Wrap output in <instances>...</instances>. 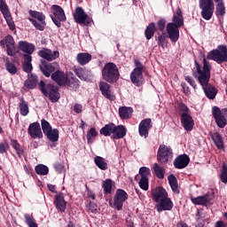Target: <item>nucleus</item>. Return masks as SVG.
<instances>
[{"label": "nucleus", "instance_id": "nucleus-33", "mask_svg": "<svg viewBox=\"0 0 227 227\" xmlns=\"http://www.w3.org/2000/svg\"><path fill=\"white\" fill-rule=\"evenodd\" d=\"M155 33H157V26H156L155 22L149 23L145 30V36L146 40H152V38H153V35H155Z\"/></svg>", "mask_w": 227, "mask_h": 227}, {"label": "nucleus", "instance_id": "nucleus-48", "mask_svg": "<svg viewBox=\"0 0 227 227\" xmlns=\"http://www.w3.org/2000/svg\"><path fill=\"white\" fill-rule=\"evenodd\" d=\"M5 68L9 74H12V75H15V74H17V66L10 62V60L5 62Z\"/></svg>", "mask_w": 227, "mask_h": 227}, {"label": "nucleus", "instance_id": "nucleus-26", "mask_svg": "<svg viewBox=\"0 0 227 227\" xmlns=\"http://www.w3.org/2000/svg\"><path fill=\"white\" fill-rule=\"evenodd\" d=\"M18 49L21 51V52H25L23 56H31L33 52H35V44L28 43L27 41H20L18 43Z\"/></svg>", "mask_w": 227, "mask_h": 227}, {"label": "nucleus", "instance_id": "nucleus-35", "mask_svg": "<svg viewBox=\"0 0 227 227\" xmlns=\"http://www.w3.org/2000/svg\"><path fill=\"white\" fill-rule=\"evenodd\" d=\"M212 139L218 150L224 151V141L223 140V137H221V134L219 132H215L212 135Z\"/></svg>", "mask_w": 227, "mask_h": 227}, {"label": "nucleus", "instance_id": "nucleus-19", "mask_svg": "<svg viewBox=\"0 0 227 227\" xmlns=\"http://www.w3.org/2000/svg\"><path fill=\"white\" fill-rule=\"evenodd\" d=\"M152 127H153V124H152L151 118H146L142 120L138 125L139 136H141V137H148V134Z\"/></svg>", "mask_w": 227, "mask_h": 227}, {"label": "nucleus", "instance_id": "nucleus-6", "mask_svg": "<svg viewBox=\"0 0 227 227\" xmlns=\"http://www.w3.org/2000/svg\"><path fill=\"white\" fill-rule=\"evenodd\" d=\"M178 111L181 116V125L187 132H191L194 129V119L191 115V110L184 103L178 104Z\"/></svg>", "mask_w": 227, "mask_h": 227}, {"label": "nucleus", "instance_id": "nucleus-56", "mask_svg": "<svg viewBox=\"0 0 227 227\" xmlns=\"http://www.w3.org/2000/svg\"><path fill=\"white\" fill-rule=\"evenodd\" d=\"M74 74L81 79V81H86V71H84L82 67L75 69Z\"/></svg>", "mask_w": 227, "mask_h": 227}, {"label": "nucleus", "instance_id": "nucleus-38", "mask_svg": "<svg viewBox=\"0 0 227 227\" xmlns=\"http://www.w3.org/2000/svg\"><path fill=\"white\" fill-rule=\"evenodd\" d=\"M19 107L21 116H27L29 114V106H27V102H26L24 98H20Z\"/></svg>", "mask_w": 227, "mask_h": 227}, {"label": "nucleus", "instance_id": "nucleus-55", "mask_svg": "<svg viewBox=\"0 0 227 227\" xmlns=\"http://www.w3.org/2000/svg\"><path fill=\"white\" fill-rule=\"evenodd\" d=\"M220 180H221V182H223V184H227V166L225 163H223L222 166Z\"/></svg>", "mask_w": 227, "mask_h": 227}, {"label": "nucleus", "instance_id": "nucleus-7", "mask_svg": "<svg viewBox=\"0 0 227 227\" xmlns=\"http://www.w3.org/2000/svg\"><path fill=\"white\" fill-rule=\"evenodd\" d=\"M215 3H223V0H199V7L200 12V16L204 20H210L214 17V12L215 10Z\"/></svg>", "mask_w": 227, "mask_h": 227}, {"label": "nucleus", "instance_id": "nucleus-21", "mask_svg": "<svg viewBox=\"0 0 227 227\" xmlns=\"http://www.w3.org/2000/svg\"><path fill=\"white\" fill-rule=\"evenodd\" d=\"M167 197L168 192L162 186H158L152 190L153 201H155V203H159V201L164 200Z\"/></svg>", "mask_w": 227, "mask_h": 227}, {"label": "nucleus", "instance_id": "nucleus-32", "mask_svg": "<svg viewBox=\"0 0 227 227\" xmlns=\"http://www.w3.org/2000/svg\"><path fill=\"white\" fill-rule=\"evenodd\" d=\"M24 63L22 65L23 71L27 74H31L33 72V64H31V61H33V57L31 55H23Z\"/></svg>", "mask_w": 227, "mask_h": 227}, {"label": "nucleus", "instance_id": "nucleus-40", "mask_svg": "<svg viewBox=\"0 0 227 227\" xmlns=\"http://www.w3.org/2000/svg\"><path fill=\"white\" fill-rule=\"evenodd\" d=\"M47 139L50 141H59V130L58 129H51L50 131L44 133Z\"/></svg>", "mask_w": 227, "mask_h": 227}, {"label": "nucleus", "instance_id": "nucleus-54", "mask_svg": "<svg viewBox=\"0 0 227 227\" xmlns=\"http://www.w3.org/2000/svg\"><path fill=\"white\" fill-rule=\"evenodd\" d=\"M139 175L141 178H148L150 175H152V171L150 170V168L147 167H141L139 168Z\"/></svg>", "mask_w": 227, "mask_h": 227}, {"label": "nucleus", "instance_id": "nucleus-24", "mask_svg": "<svg viewBox=\"0 0 227 227\" xmlns=\"http://www.w3.org/2000/svg\"><path fill=\"white\" fill-rule=\"evenodd\" d=\"M53 205L59 212H65V210H67V201L65 200V195L63 192H59L55 195Z\"/></svg>", "mask_w": 227, "mask_h": 227}, {"label": "nucleus", "instance_id": "nucleus-12", "mask_svg": "<svg viewBox=\"0 0 227 227\" xmlns=\"http://www.w3.org/2000/svg\"><path fill=\"white\" fill-rule=\"evenodd\" d=\"M212 116L219 129H224L227 125V108L221 110L219 106L212 107Z\"/></svg>", "mask_w": 227, "mask_h": 227}, {"label": "nucleus", "instance_id": "nucleus-41", "mask_svg": "<svg viewBox=\"0 0 227 227\" xmlns=\"http://www.w3.org/2000/svg\"><path fill=\"white\" fill-rule=\"evenodd\" d=\"M94 162L96 166L101 169L102 171L107 170V161H106V159L102 158L101 156H96L94 159Z\"/></svg>", "mask_w": 227, "mask_h": 227}, {"label": "nucleus", "instance_id": "nucleus-42", "mask_svg": "<svg viewBox=\"0 0 227 227\" xmlns=\"http://www.w3.org/2000/svg\"><path fill=\"white\" fill-rule=\"evenodd\" d=\"M25 223L28 227H38V223H36V220L33 214H25L24 215Z\"/></svg>", "mask_w": 227, "mask_h": 227}, {"label": "nucleus", "instance_id": "nucleus-44", "mask_svg": "<svg viewBox=\"0 0 227 227\" xmlns=\"http://www.w3.org/2000/svg\"><path fill=\"white\" fill-rule=\"evenodd\" d=\"M215 15L216 17H224V15H226V7L224 6V2L216 4Z\"/></svg>", "mask_w": 227, "mask_h": 227}, {"label": "nucleus", "instance_id": "nucleus-37", "mask_svg": "<svg viewBox=\"0 0 227 227\" xmlns=\"http://www.w3.org/2000/svg\"><path fill=\"white\" fill-rule=\"evenodd\" d=\"M153 169L156 178L163 180L164 176L166 175V168L164 167L159 166V163H154Z\"/></svg>", "mask_w": 227, "mask_h": 227}, {"label": "nucleus", "instance_id": "nucleus-50", "mask_svg": "<svg viewBox=\"0 0 227 227\" xmlns=\"http://www.w3.org/2000/svg\"><path fill=\"white\" fill-rule=\"evenodd\" d=\"M138 185L142 191H148L150 187L148 177H141Z\"/></svg>", "mask_w": 227, "mask_h": 227}, {"label": "nucleus", "instance_id": "nucleus-25", "mask_svg": "<svg viewBox=\"0 0 227 227\" xmlns=\"http://www.w3.org/2000/svg\"><path fill=\"white\" fill-rule=\"evenodd\" d=\"M39 68L44 77H51L52 73L56 72V67L45 60H41Z\"/></svg>", "mask_w": 227, "mask_h": 227}, {"label": "nucleus", "instance_id": "nucleus-22", "mask_svg": "<svg viewBox=\"0 0 227 227\" xmlns=\"http://www.w3.org/2000/svg\"><path fill=\"white\" fill-rule=\"evenodd\" d=\"M191 162V158L187 154H181L177 156L174 160V167L176 169H184L189 166Z\"/></svg>", "mask_w": 227, "mask_h": 227}, {"label": "nucleus", "instance_id": "nucleus-39", "mask_svg": "<svg viewBox=\"0 0 227 227\" xmlns=\"http://www.w3.org/2000/svg\"><path fill=\"white\" fill-rule=\"evenodd\" d=\"M102 189H103L104 194H106V195L112 194L113 193V180H111L110 178H107L105 181H103Z\"/></svg>", "mask_w": 227, "mask_h": 227}, {"label": "nucleus", "instance_id": "nucleus-57", "mask_svg": "<svg viewBox=\"0 0 227 227\" xmlns=\"http://www.w3.org/2000/svg\"><path fill=\"white\" fill-rule=\"evenodd\" d=\"M0 12L3 15H7L10 13V10L8 9V4L4 0H0Z\"/></svg>", "mask_w": 227, "mask_h": 227}, {"label": "nucleus", "instance_id": "nucleus-4", "mask_svg": "<svg viewBox=\"0 0 227 227\" xmlns=\"http://www.w3.org/2000/svg\"><path fill=\"white\" fill-rule=\"evenodd\" d=\"M38 88L44 97L49 98L50 102L52 104L59 102L61 94H59V88L58 86L52 83H45V82L41 81Z\"/></svg>", "mask_w": 227, "mask_h": 227}, {"label": "nucleus", "instance_id": "nucleus-28", "mask_svg": "<svg viewBox=\"0 0 227 227\" xmlns=\"http://www.w3.org/2000/svg\"><path fill=\"white\" fill-rule=\"evenodd\" d=\"M130 81L134 86H143L145 82V78L143 77V73L139 71H132L130 73Z\"/></svg>", "mask_w": 227, "mask_h": 227}, {"label": "nucleus", "instance_id": "nucleus-52", "mask_svg": "<svg viewBox=\"0 0 227 227\" xmlns=\"http://www.w3.org/2000/svg\"><path fill=\"white\" fill-rule=\"evenodd\" d=\"M41 127L43 134H46L50 130H52V126H51V123L45 119L41 120Z\"/></svg>", "mask_w": 227, "mask_h": 227}, {"label": "nucleus", "instance_id": "nucleus-2", "mask_svg": "<svg viewBox=\"0 0 227 227\" xmlns=\"http://www.w3.org/2000/svg\"><path fill=\"white\" fill-rule=\"evenodd\" d=\"M184 26V15L182 13V9L177 7L176 12L173 15L172 22L167 24V38L170 39L172 43H176L177 40L180 38V27Z\"/></svg>", "mask_w": 227, "mask_h": 227}, {"label": "nucleus", "instance_id": "nucleus-15", "mask_svg": "<svg viewBox=\"0 0 227 227\" xmlns=\"http://www.w3.org/2000/svg\"><path fill=\"white\" fill-rule=\"evenodd\" d=\"M0 45L3 49L6 48L8 56L13 58L17 54V49L15 48V39L12 35H7L4 39L0 41Z\"/></svg>", "mask_w": 227, "mask_h": 227}, {"label": "nucleus", "instance_id": "nucleus-45", "mask_svg": "<svg viewBox=\"0 0 227 227\" xmlns=\"http://www.w3.org/2000/svg\"><path fill=\"white\" fill-rule=\"evenodd\" d=\"M35 171L38 175L45 176V175H49V167H47L43 164H39V165L35 166Z\"/></svg>", "mask_w": 227, "mask_h": 227}, {"label": "nucleus", "instance_id": "nucleus-30", "mask_svg": "<svg viewBox=\"0 0 227 227\" xmlns=\"http://www.w3.org/2000/svg\"><path fill=\"white\" fill-rule=\"evenodd\" d=\"M132 113H134V108L130 106L119 107V116L121 120H130V118H132Z\"/></svg>", "mask_w": 227, "mask_h": 227}, {"label": "nucleus", "instance_id": "nucleus-13", "mask_svg": "<svg viewBox=\"0 0 227 227\" xmlns=\"http://www.w3.org/2000/svg\"><path fill=\"white\" fill-rule=\"evenodd\" d=\"M73 17L74 22H76V24H80V26H90L93 22V20L88 16L82 7H76L73 12Z\"/></svg>", "mask_w": 227, "mask_h": 227}, {"label": "nucleus", "instance_id": "nucleus-9", "mask_svg": "<svg viewBox=\"0 0 227 227\" xmlns=\"http://www.w3.org/2000/svg\"><path fill=\"white\" fill-rule=\"evenodd\" d=\"M28 14L32 18H28L29 22L37 29V31H43L47 23L45 22V14L38 11L29 10Z\"/></svg>", "mask_w": 227, "mask_h": 227}, {"label": "nucleus", "instance_id": "nucleus-17", "mask_svg": "<svg viewBox=\"0 0 227 227\" xmlns=\"http://www.w3.org/2000/svg\"><path fill=\"white\" fill-rule=\"evenodd\" d=\"M27 133L32 139H42V137H43L42 127L40 126V122L38 121L29 124Z\"/></svg>", "mask_w": 227, "mask_h": 227}, {"label": "nucleus", "instance_id": "nucleus-14", "mask_svg": "<svg viewBox=\"0 0 227 227\" xmlns=\"http://www.w3.org/2000/svg\"><path fill=\"white\" fill-rule=\"evenodd\" d=\"M51 10L53 11V16L51 15L52 22L57 26V27H61V22H67L65 10L58 4H53L51 6Z\"/></svg>", "mask_w": 227, "mask_h": 227}, {"label": "nucleus", "instance_id": "nucleus-59", "mask_svg": "<svg viewBox=\"0 0 227 227\" xmlns=\"http://www.w3.org/2000/svg\"><path fill=\"white\" fill-rule=\"evenodd\" d=\"M10 150V145L8 142L0 143V153H6Z\"/></svg>", "mask_w": 227, "mask_h": 227}, {"label": "nucleus", "instance_id": "nucleus-62", "mask_svg": "<svg viewBox=\"0 0 227 227\" xmlns=\"http://www.w3.org/2000/svg\"><path fill=\"white\" fill-rule=\"evenodd\" d=\"M54 168L58 173H63V169H65V166L61 163H57L54 165Z\"/></svg>", "mask_w": 227, "mask_h": 227}, {"label": "nucleus", "instance_id": "nucleus-61", "mask_svg": "<svg viewBox=\"0 0 227 227\" xmlns=\"http://www.w3.org/2000/svg\"><path fill=\"white\" fill-rule=\"evenodd\" d=\"M181 87L183 88V91L185 95L191 94V89L187 86V83L182 82Z\"/></svg>", "mask_w": 227, "mask_h": 227}, {"label": "nucleus", "instance_id": "nucleus-10", "mask_svg": "<svg viewBox=\"0 0 227 227\" xmlns=\"http://www.w3.org/2000/svg\"><path fill=\"white\" fill-rule=\"evenodd\" d=\"M129 200V194L123 189H117L113 200H109V206L114 207L115 210H123V203Z\"/></svg>", "mask_w": 227, "mask_h": 227}, {"label": "nucleus", "instance_id": "nucleus-3", "mask_svg": "<svg viewBox=\"0 0 227 227\" xmlns=\"http://www.w3.org/2000/svg\"><path fill=\"white\" fill-rule=\"evenodd\" d=\"M99 134L105 137H111L113 141L123 139L127 136V128L123 125H116L114 122L106 124L100 130Z\"/></svg>", "mask_w": 227, "mask_h": 227}, {"label": "nucleus", "instance_id": "nucleus-46", "mask_svg": "<svg viewBox=\"0 0 227 227\" xmlns=\"http://www.w3.org/2000/svg\"><path fill=\"white\" fill-rule=\"evenodd\" d=\"M85 207L88 212H91L92 214H98V206L97 205V203L92 202L91 200H87L85 203Z\"/></svg>", "mask_w": 227, "mask_h": 227}, {"label": "nucleus", "instance_id": "nucleus-43", "mask_svg": "<svg viewBox=\"0 0 227 227\" xmlns=\"http://www.w3.org/2000/svg\"><path fill=\"white\" fill-rule=\"evenodd\" d=\"M11 146H12V148L15 149V152L19 157L23 155L24 148H22L18 140L11 139Z\"/></svg>", "mask_w": 227, "mask_h": 227}, {"label": "nucleus", "instance_id": "nucleus-29", "mask_svg": "<svg viewBox=\"0 0 227 227\" xmlns=\"http://www.w3.org/2000/svg\"><path fill=\"white\" fill-rule=\"evenodd\" d=\"M38 85V76L35 74H28L27 79L24 82V86L27 90H35Z\"/></svg>", "mask_w": 227, "mask_h": 227}, {"label": "nucleus", "instance_id": "nucleus-34", "mask_svg": "<svg viewBox=\"0 0 227 227\" xmlns=\"http://www.w3.org/2000/svg\"><path fill=\"white\" fill-rule=\"evenodd\" d=\"M168 181L173 192L178 194L180 192V188L178 187V179H176V176L171 174L168 176Z\"/></svg>", "mask_w": 227, "mask_h": 227}, {"label": "nucleus", "instance_id": "nucleus-60", "mask_svg": "<svg viewBox=\"0 0 227 227\" xmlns=\"http://www.w3.org/2000/svg\"><path fill=\"white\" fill-rule=\"evenodd\" d=\"M184 81H186V82H189L190 86H192V88H193V90H196V81H194L193 78H192V76H185L184 77Z\"/></svg>", "mask_w": 227, "mask_h": 227}, {"label": "nucleus", "instance_id": "nucleus-20", "mask_svg": "<svg viewBox=\"0 0 227 227\" xmlns=\"http://www.w3.org/2000/svg\"><path fill=\"white\" fill-rule=\"evenodd\" d=\"M99 90L105 98L107 100H114L115 97L113 95V91L111 90V85L107 82H99Z\"/></svg>", "mask_w": 227, "mask_h": 227}, {"label": "nucleus", "instance_id": "nucleus-49", "mask_svg": "<svg viewBox=\"0 0 227 227\" xmlns=\"http://www.w3.org/2000/svg\"><path fill=\"white\" fill-rule=\"evenodd\" d=\"M97 136H98V131H97V129L90 128L87 132V142L93 143L92 137H97Z\"/></svg>", "mask_w": 227, "mask_h": 227}, {"label": "nucleus", "instance_id": "nucleus-1", "mask_svg": "<svg viewBox=\"0 0 227 227\" xmlns=\"http://www.w3.org/2000/svg\"><path fill=\"white\" fill-rule=\"evenodd\" d=\"M196 70H192V75L194 79H197L199 84H200L207 98L214 100L217 97L218 90L215 86L210 84V62L207 59H203V67L198 63V60L194 61Z\"/></svg>", "mask_w": 227, "mask_h": 227}, {"label": "nucleus", "instance_id": "nucleus-53", "mask_svg": "<svg viewBox=\"0 0 227 227\" xmlns=\"http://www.w3.org/2000/svg\"><path fill=\"white\" fill-rule=\"evenodd\" d=\"M164 29H166V19L160 18L156 23V31L164 33Z\"/></svg>", "mask_w": 227, "mask_h": 227}, {"label": "nucleus", "instance_id": "nucleus-11", "mask_svg": "<svg viewBox=\"0 0 227 227\" xmlns=\"http://www.w3.org/2000/svg\"><path fill=\"white\" fill-rule=\"evenodd\" d=\"M173 159V149L166 145H160L157 152V161L166 166Z\"/></svg>", "mask_w": 227, "mask_h": 227}, {"label": "nucleus", "instance_id": "nucleus-58", "mask_svg": "<svg viewBox=\"0 0 227 227\" xmlns=\"http://www.w3.org/2000/svg\"><path fill=\"white\" fill-rule=\"evenodd\" d=\"M134 65L135 68L133 69V71L143 73V70H145V66H143V63L141 61H139L138 59H134Z\"/></svg>", "mask_w": 227, "mask_h": 227}, {"label": "nucleus", "instance_id": "nucleus-47", "mask_svg": "<svg viewBox=\"0 0 227 227\" xmlns=\"http://www.w3.org/2000/svg\"><path fill=\"white\" fill-rule=\"evenodd\" d=\"M4 18L5 19L7 25L11 31H15L16 27H15V21H13V18L12 17V13H7L4 15Z\"/></svg>", "mask_w": 227, "mask_h": 227}, {"label": "nucleus", "instance_id": "nucleus-51", "mask_svg": "<svg viewBox=\"0 0 227 227\" xmlns=\"http://www.w3.org/2000/svg\"><path fill=\"white\" fill-rule=\"evenodd\" d=\"M156 40H158V45H160V47H164V45L168 43V37H166L165 32H162V34L158 33V38Z\"/></svg>", "mask_w": 227, "mask_h": 227}, {"label": "nucleus", "instance_id": "nucleus-23", "mask_svg": "<svg viewBox=\"0 0 227 227\" xmlns=\"http://www.w3.org/2000/svg\"><path fill=\"white\" fill-rule=\"evenodd\" d=\"M38 55L40 56V58L46 59V61H54V59L59 58V51H52L50 49L43 48L41 51H39Z\"/></svg>", "mask_w": 227, "mask_h": 227}, {"label": "nucleus", "instance_id": "nucleus-8", "mask_svg": "<svg viewBox=\"0 0 227 227\" xmlns=\"http://www.w3.org/2000/svg\"><path fill=\"white\" fill-rule=\"evenodd\" d=\"M207 59L215 61L218 65L227 63V46L224 44L218 45L216 49L207 53Z\"/></svg>", "mask_w": 227, "mask_h": 227}, {"label": "nucleus", "instance_id": "nucleus-31", "mask_svg": "<svg viewBox=\"0 0 227 227\" xmlns=\"http://www.w3.org/2000/svg\"><path fill=\"white\" fill-rule=\"evenodd\" d=\"M92 56L88 52H80L76 56V60L79 65L84 67V65H88L90 61H91Z\"/></svg>", "mask_w": 227, "mask_h": 227}, {"label": "nucleus", "instance_id": "nucleus-36", "mask_svg": "<svg viewBox=\"0 0 227 227\" xmlns=\"http://www.w3.org/2000/svg\"><path fill=\"white\" fill-rule=\"evenodd\" d=\"M79 79H77L76 77H68L67 75L66 83L62 86H68V88H71L72 90H77V88H79Z\"/></svg>", "mask_w": 227, "mask_h": 227}, {"label": "nucleus", "instance_id": "nucleus-5", "mask_svg": "<svg viewBox=\"0 0 227 227\" xmlns=\"http://www.w3.org/2000/svg\"><path fill=\"white\" fill-rule=\"evenodd\" d=\"M102 78L109 84H114L120 80V70L118 66L113 62L105 64L101 70Z\"/></svg>", "mask_w": 227, "mask_h": 227}, {"label": "nucleus", "instance_id": "nucleus-63", "mask_svg": "<svg viewBox=\"0 0 227 227\" xmlns=\"http://www.w3.org/2000/svg\"><path fill=\"white\" fill-rule=\"evenodd\" d=\"M74 113H77V114L82 113V105L75 104L74 106Z\"/></svg>", "mask_w": 227, "mask_h": 227}, {"label": "nucleus", "instance_id": "nucleus-18", "mask_svg": "<svg viewBox=\"0 0 227 227\" xmlns=\"http://www.w3.org/2000/svg\"><path fill=\"white\" fill-rule=\"evenodd\" d=\"M214 200V194L206 193L202 196H198L197 198H192L191 201L193 205H200L201 207H207L212 205V200Z\"/></svg>", "mask_w": 227, "mask_h": 227}, {"label": "nucleus", "instance_id": "nucleus-27", "mask_svg": "<svg viewBox=\"0 0 227 227\" xmlns=\"http://www.w3.org/2000/svg\"><path fill=\"white\" fill-rule=\"evenodd\" d=\"M51 77V80L58 84V86H63L67 83V74H65V72L59 69H55Z\"/></svg>", "mask_w": 227, "mask_h": 227}, {"label": "nucleus", "instance_id": "nucleus-64", "mask_svg": "<svg viewBox=\"0 0 227 227\" xmlns=\"http://www.w3.org/2000/svg\"><path fill=\"white\" fill-rule=\"evenodd\" d=\"M86 189H87V197L90 198V200H95L96 196L95 193L90 190V188H88V185H86Z\"/></svg>", "mask_w": 227, "mask_h": 227}, {"label": "nucleus", "instance_id": "nucleus-16", "mask_svg": "<svg viewBox=\"0 0 227 227\" xmlns=\"http://www.w3.org/2000/svg\"><path fill=\"white\" fill-rule=\"evenodd\" d=\"M173 207H175V204L173 203V200H171V198L167 197L165 199H162L161 200L158 201L155 204V208L157 212H169L173 210Z\"/></svg>", "mask_w": 227, "mask_h": 227}]
</instances>
